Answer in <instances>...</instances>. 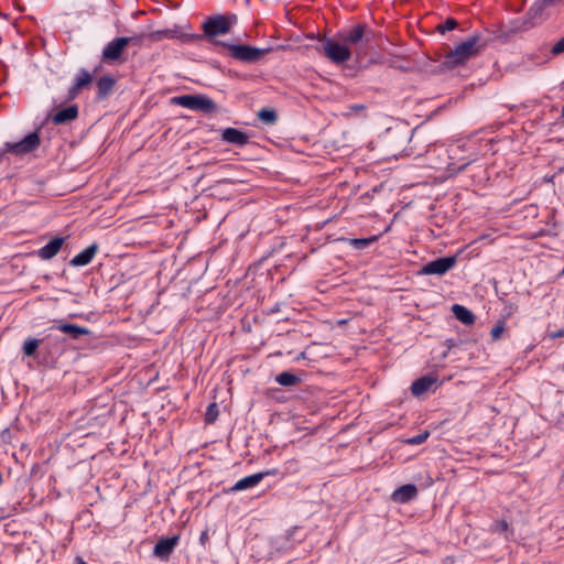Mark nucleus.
I'll list each match as a JSON object with an SVG mask.
<instances>
[{
    "instance_id": "f257e3e1",
    "label": "nucleus",
    "mask_w": 564,
    "mask_h": 564,
    "mask_svg": "<svg viewBox=\"0 0 564 564\" xmlns=\"http://www.w3.org/2000/svg\"><path fill=\"white\" fill-rule=\"evenodd\" d=\"M488 39L479 33H475L464 42L457 44L444 56L442 65L447 69H453L464 65L469 58L478 55L488 44Z\"/></svg>"
},
{
    "instance_id": "f03ea898",
    "label": "nucleus",
    "mask_w": 564,
    "mask_h": 564,
    "mask_svg": "<svg viewBox=\"0 0 564 564\" xmlns=\"http://www.w3.org/2000/svg\"><path fill=\"white\" fill-rule=\"evenodd\" d=\"M344 45L352 50V55L359 61L366 56L369 45L373 39V31L365 23H358L336 33Z\"/></svg>"
},
{
    "instance_id": "7ed1b4c3",
    "label": "nucleus",
    "mask_w": 564,
    "mask_h": 564,
    "mask_svg": "<svg viewBox=\"0 0 564 564\" xmlns=\"http://www.w3.org/2000/svg\"><path fill=\"white\" fill-rule=\"evenodd\" d=\"M316 51L335 65H343L352 57V50L344 45L337 34L319 36Z\"/></svg>"
},
{
    "instance_id": "20e7f679",
    "label": "nucleus",
    "mask_w": 564,
    "mask_h": 564,
    "mask_svg": "<svg viewBox=\"0 0 564 564\" xmlns=\"http://www.w3.org/2000/svg\"><path fill=\"white\" fill-rule=\"evenodd\" d=\"M237 21L238 18L235 13L210 15L203 23L204 34L197 35V37H206L212 41L217 36L229 33Z\"/></svg>"
},
{
    "instance_id": "39448f33",
    "label": "nucleus",
    "mask_w": 564,
    "mask_h": 564,
    "mask_svg": "<svg viewBox=\"0 0 564 564\" xmlns=\"http://www.w3.org/2000/svg\"><path fill=\"white\" fill-rule=\"evenodd\" d=\"M214 43L226 47L231 58L242 63H257L272 51V47L270 46L260 48L251 45L230 44L221 41H215Z\"/></svg>"
},
{
    "instance_id": "423d86ee",
    "label": "nucleus",
    "mask_w": 564,
    "mask_h": 564,
    "mask_svg": "<svg viewBox=\"0 0 564 564\" xmlns=\"http://www.w3.org/2000/svg\"><path fill=\"white\" fill-rule=\"evenodd\" d=\"M171 101L173 105L199 111L205 115L217 113L220 110L218 105L212 98L200 94L175 96Z\"/></svg>"
},
{
    "instance_id": "0eeeda50",
    "label": "nucleus",
    "mask_w": 564,
    "mask_h": 564,
    "mask_svg": "<svg viewBox=\"0 0 564 564\" xmlns=\"http://www.w3.org/2000/svg\"><path fill=\"white\" fill-rule=\"evenodd\" d=\"M41 143L40 134L37 131L29 133L19 142H6L3 148L0 149L2 156L4 153L10 152L15 155L28 154L39 148Z\"/></svg>"
},
{
    "instance_id": "6e6552de",
    "label": "nucleus",
    "mask_w": 564,
    "mask_h": 564,
    "mask_svg": "<svg viewBox=\"0 0 564 564\" xmlns=\"http://www.w3.org/2000/svg\"><path fill=\"white\" fill-rule=\"evenodd\" d=\"M457 262L456 256L442 257L424 264L420 271L421 274H437L443 275L455 267Z\"/></svg>"
},
{
    "instance_id": "1a4fd4ad",
    "label": "nucleus",
    "mask_w": 564,
    "mask_h": 564,
    "mask_svg": "<svg viewBox=\"0 0 564 564\" xmlns=\"http://www.w3.org/2000/svg\"><path fill=\"white\" fill-rule=\"evenodd\" d=\"M97 70L98 68H95L94 72L90 73L85 68H80L75 75L73 86L67 91L66 99H75L83 89L87 88L91 84L94 75L97 73Z\"/></svg>"
},
{
    "instance_id": "9d476101",
    "label": "nucleus",
    "mask_w": 564,
    "mask_h": 564,
    "mask_svg": "<svg viewBox=\"0 0 564 564\" xmlns=\"http://www.w3.org/2000/svg\"><path fill=\"white\" fill-rule=\"evenodd\" d=\"M128 46V41L116 37L109 42L102 50L101 58L106 63L117 62L121 58L123 51Z\"/></svg>"
},
{
    "instance_id": "9b49d317",
    "label": "nucleus",
    "mask_w": 564,
    "mask_h": 564,
    "mask_svg": "<svg viewBox=\"0 0 564 564\" xmlns=\"http://www.w3.org/2000/svg\"><path fill=\"white\" fill-rule=\"evenodd\" d=\"M278 469H269L265 471H260L247 477L239 479L231 488L230 491H241L248 488H252L257 486L264 477L270 475H275Z\"/></svg>"
},
{
    "instance_id": "f8f14e48",
    "label": "nucleus",
    "mask_w": 564,
    "mask_h": 564,
    "mask_svg": "<svg viewBox=\"0 0 564 564\" xmlns=\"http://www.w3.org/2000/svg\"><path fill=\"white\" fill-rule=\"evenodd\" d=\"M178 540V535L160 539L154 546V555L163 561L169 560L170 555L173 553L175 546L177 545Z\"/></svg>"
},
{
    "instance_id": "ddd939ff",
    "label": "nucleus",
    "mask_w": 564,
    "mask_h": 564,
    "mask_svg": "<svg viewBox=\"0 0 564 564\" xmlns=\"http://www.w3.org/2000/svg\"><path fill=\"white\" fill-rule=\"evenodd\" d=\"M50 330H58L69 336L72 339H78L84 335L90 334V330L86 327L70 324V323H58L50 327Z\"/></svg>"
},
{
    "instance_id": "4468645a",
    "label": "nucleus",
    "mask_w": 564,
    "mask_h": 564,
    "mask_svg": "<svg viewBox=\"0 0 564 564\" xmlns=\"http://www.w3.org/2000/svg\"><path fill=\"white\" fill-rule=\"evenodd\" d=\"M221 140L230 144L243 147L249 142V135L239 129L226 128L221 132Z\"/></svg>"
},
{
    "instance_id": "2eb2a0df",
    "label": "nucleus",
    "mask_w": 564,
    "mask_h": 564,
    "mask_svg": "<svg viewBox=\"0 0 564 564\" xmlns=\"http://www.w3.org/2000/svg\"><path fill=\"white\" fill-rule=\"evenodd\" d=\"M116 78L111 75H105L97 79V100H105L109 97L116 86Z\"/></svg>"
},
{
    "instance_id": "dca6fc26",
    "label": "nucleus",
    "mask_w": 564,
    "mask_h": 564,
    "mask_svg": "<svg viewBox=\"0 0 564 564\" xmlns=\"http://www.w3.org/2000/svg\"><path fill=\"white\" fill-rule=\"evenodd\" d=\"M65 238L55 237L51 239L45 246L37 250V256L43 260H50L54 258L61 250Z\"/></svg>"
},
{
    "instance_id": "f3484780",
    "label": "nucleus",
    "mask_w": 564,
    "mask_h": 564,
    "mask_svg": "<svg viewBox=\"0 0 564 564\" xmlns=\"http://www.w3.org/2000/svg\"><path fill=\"white\" fill-rule=\"evenodd\" d=\"M99 247L96 242L91 243L78 254H76L70 261L69 264L72 267H85L91 262L94 257L96 256Z\"/></svg>"
},
{
    "instance_id": "a211bd4d",
    "label": "nucleus",
    "mask_w": 564,
    "mask_h": 564,
    "mask_svg": "<svg viewBox=\"0 0 564 564\" xmlns=\"http://www.w3.org/2000/svg\"><path fill=\"white\" fill-rule=\"evenodd\" d=\"M78 117V107L77 105H70L66 108H63L55 112L51 120L55 124H66Z\"/></svg>"
},
{
    "instance_id": "6ab92c4d",
    "label": "nucleus",
    "mask_w": 564,
    "mask_h": 564,
    "mask_svg": "<svg viewBox=\"0 0 564 564\" xmlns=\"http://www.w3.org/2000/svg\"><path fill=\"white\" fill-rule=\"evenodd\" d=\"M416 495H417L416 486L412 485V484H406V485L399 487L398 489H395L393 491L392 499L395 502L405 503V502L413 500L416 497Z\"/></svg>"
},
{
    "instance_id": "aec40b11",
    "label": "nucleus",
    "mask_w": 564,
    "mask_h": 564,
    "mask_svg": "<svg viewBox=\"0 0 564 564\" xmlns=\"http://www.w3.org/2000/svg\"><path fill=\"white\" fill-rule=\"evenodd\" d=\"M437 378L432 376H424L416 379L411 386V392L415 397H420L427 392L434 384H436Z\"/></svg>"
},
{
    "instance_id": "412c9836",
    "label": "nucleus",
    "mask_w": 564,
    "mask_h": 564,
    "mask_svg": "<svg viewBox=\"0 0 564 564\" xmlns=\"http://www.w3.org/2000/svg\"><path fill=\"white\" fill-rule=\"evenodd\" d=\"M53 332V330H50ZM64 338L59 335L48 333L43 338V346L48 352H59L63 350Z\"/></svg>"
},
{
    "instance_id": "4be33fe9",
    "label": "nucleus",
    "mask_w": 564,
    "mask_h": 564,
    "mask_svg": "<svg viewBox=\"0 0 564 564\" xmlns=\"http://www.w3.org/2000/svg\"><path fill=\"white\" fill-rule=\"evenodd\" d=\"M452 312L454 316L465 325H471L475 322L474 313L463 305L454 304L452 306Z\"/></svg>"
},
{
    "instance_id": "5701e85b",
    "label": "nucleus",
    "mask_w": 564,
    "mask_h": 564,
    "mask_svg": "<svg viewBox=\"0 0 564 564\" xmlns=\"http://www.w3.org/2000/svg\"><path fill=\"white\" fill-rule=\"evenodd\" d=\"M490 532L497 533V534H502L505 540H507V541H509L513 538V530L510 529L509 523L503 519L495 521L490 525Z\"/></svg>"
},
{
    "instance_id": "b1692460",
    "label": "nucleus",
    "mask_w": 564,
    "mask_h": 564,
    "mask_svg": "<svg viewBox=\"0 0 564 564\" xmlns=\"http://www.w3.org/2000/svg\"><path fill=\"white\" fill-rule=\"evenodd\" d=\"M343 241L348 242L352 248L357 250H364L378 240V236H371L368 238H341Z\"/></svg>"
},
{
    "instance_id": "393cba45",
    "label": "nucleus",
    "mask_w": 564,
    "mask_h": 564,
    "mask_svg": "<svg viewBox=\"0 0 564 564\" xmlns=\"http://www.w3.org/2000/svg\"><path fill=\"white\" fill-rule=\"evenodd\" d=\"M275 381L283 387H293L301 382V378L292 372L283 371L275 377Z\"/></svg>"
},
{
    "instance_id": "a878e982",
    "label": "nucleus",
    "mask_w": 564,
    "mask_h": 564,
    "mask_svg": "<svg viewBox=\"0 0 564 564\" xmlns=\"http://www.w3.org/2000/svg\"><path fill=\"white\" fill-rule=\"evenodd\" d=\"M40 345H43V338L36 339V338L30 337V338L25 339L23 343V347H22L23 354L26 357H34Z\"/></svg>"
},
{
    "instance_id": "bb28decb",
    "label": "nucleus",
    "mask_w": 564,
    "mask_h": 564,
    "mask_svg": "<svg viewBox=\"0 0 564 564\" xmlns=\"http://www.w3.org/2000/svg\"><path fill=\"white\" fill-rule=\"evenodd\" d=\"M258 118L265 124H274L278 120V115L273 109L262 108L258 112Z\"/></svg>"
},
{
    "instance_id": "cd10ccee",
    "label": "nucleus",
    "mask_w": 564,
    "mask_h": 564,
    "mask_svg": "<svg viewBox=\"0 0 564 564\" xmlns=\"http://www.w3.org/2000/svg\"><path fill=\"white\" fill-rule=\"evenodd\" d=\"M459 159L464 161L460 165L456 166L454 163L448 164L447 171L451 175L463 172L475 160V155L462 156Z\"/></svg>"
},
{
    "instance_id": "c85d7f7f",
    "label": "nucleus",
    "mask_w": 564,
    "mask_h": 564,
    "mask_svg": "<svg viewBox=\"0 0 564 564\" xmlns=\"http://www.w3.org/2000/svg\"><path fill=\"white\" fill-rule=\"evenodd\" d=\"M219 414L218 406L216 403H210L205 413V422L210 424L214 423Z\"/></svg>"
},
{
    "instance_id": "c756f323",
    "label": "nucleus",
    "mask_w": 564,
    "mask_h": 564,
    "mask_svg": "<svg viewBox=\"0 0 564 564\" xmlns=\"http://www.w3.org/2000/svg\"><path fill=\"white\" fill-rule=\"evenodd\" d=\"M458 25L457 21L453 18H448L445 20L444 23H441L436 26V30L441 33V34H444L445 32L447 31H452L454 29H456Z\"/></svg>"
},
{
    "instance_id": "7c9ffc66",
    "label": "nucleus",
    "mask_w": 564,
    "mask_h": 564,
    "mask_svg": "<svg viewBox=\"0 0 564 564\" xmlns=\"http://www.w3.org/2000/svg\"><path fill=\"white\" fill-rule=\"evenodd\" d=\"M503 332H505V322L500 321L492 327L490 335L494 340H497L501 337Z\"/></svg>"
},
{
    "instance_id": "2f4dec72",
    "label": "nucleus",
    "mask_w": 564,
    "mask_h": 564,
    "mask_svg": "<svg viewBox=\"0 0 564 564\" xmlns=\"http://www.w3.org/2000/svg\"><path fill=\"white\" fill-rule=\"evenodd\" d=\"M172 31L171 30H163V31H155L149 34V37L152 41H160L164 37H172Z\"/></svg>"
},
{
    "instance_id": "473e14b6",
    "label": "nucleus",
    "mask_w": 564,
    "mask_h": 564,
    "mask_svg": "<svg viewBox=\"0 0 564 564\" xmlns=\"http://www.w3.org/2000/svg\"><path fill=\"white\" fill-rule=\"evenodd\" d=\"M429 436H430V433L427 431H425V432H422V433L409 438L408 443L412 444V445H420V444L424 443Z\"/></svg>"
},
{
    "instance_id": "72a5a7b5",
    "label": "nucleus",
    "mask_w": 564,
    "mask_h": 564,
    "mask_svg": "<svg viewBox=\"0 0 564 564\" xmlns=\"http://www.w3.org/2000/svg\"><path fill=\"white\" fill-rule=\"evenodd\" d=\"M144 37H145L144 34H140V35H133V36H122L121 39L127 40L128 45L129 44L140 45Z\"/></svg>"
},
{
    "instance_id": "f704fd0d",
    "label": "nucleus",
    "mask_w": 564,
    "mask_h": 564,
    "mask_svg": "<svg viewBox=\"0 0 564 564\" xmlns=\"http://www.w3.org/2000/svg\"><path fill=\"white\" fill-rule=\"evenodd\" d=\"M551 53L553 55H560L564 53V36L553 45Z\"/></svg>"
},
{
    "instance_id": "c9c22d12",
    "label": "nucleus",
    "mask_w": 564,
    "mask_h": 564,
    "mask_svg": "<svg viewBox=\"0 0 564 564\" xmlns=\"http://www.w3.org/2000/svg\"><path fill=\"white\" fill-rule=\"evenodd\" d=\"M348 110H349V112L347 115L352 113V112L365 111L366 106L364 104H355V105H350L348 107Z\"/></svg>"
},
{
    "instance_id": "e433bc0d",
    "label": "nucleus",
    "mask_w": 564,
    "mask_h": 564,
    "mask_svg": "<svg viewBox=\"0 0 564 564\" xmlns=\"http://www.w3.org/2000/svg\"><path fill=\"white\" fill-rule=\"evenodd\" d=\"M465 145H457L451 149V159L459 158V153L464 151Z\"/></svg>"
},
{
    "instance_id": "4c0bfd02",
    "label": "nucleus",
    "mask_w": 564,
    "mask_h": 564,
    "mask_svg": "<svg viewBox=\"0 0 564 564\" xmlns=\"http://www.w3.org/2000/svg\"><path fill=\"white\" fill-rule=\"evenodd\" d=\"M209 539V533H208V530H204L200 535H199V542L203 546H205L206 542L208 541Z\"/></svg>"
},
{
    "instance_id": "58836bf2",
    "label": "nucleus",
    "mask_w": 564,
    "mask_h": 564,
    "mask_svg": "<svg viewBox=\"0 0 564 564\" xmlns=\"http://www.w3.org/2000/svg\"><path fill=\"white\" fill-rule=\"evenodd\" d=\"M389 65H390L391 67H394V68H398V69L404 70V72H406V70H409V69H410V67H409V66H405V65H403V64H397V62H394V61H391V62L389 63Z\"/></svg>"
},
{
    "instance_id": "ea45409f",
    "label": "nucleus",
    "mask_w": 564,
    "mask_h": 564,
    "mask_svg": "<svg viewBox=\"0 0 564 564\" xmlns=\"http://www.w3.org/2000/svg\"><path fill=\"white\" fill-rule=\"evenodd\" d=\"M550 337L551 338H560V337H564V328L563 329H558L556 332H553V333H550Z\"/></svg>"
},
{
    "instance_id": "a19ab883",
    "label": "nucleus",
    "mask_w": 564,
    "mask_h": 564,
    "mask_svg": "<svg viewBox=\"0 0 564 564\" xmlns=\"http://www.w3.org/2000/svg\"><path fill=\"white\" fill-rule=\"evenodd\" d=\"M74 564H87L82 557L77 556Z\"/></svg>"
},
{
    "instance_id": "79ce46f5",
    "label": "nucleus",
    "mask_w": 564,
    "mask_h": 564,
    "mask_svg": "<svg viewBox=\"0 0 564 564\" xmlns=\"http://www.w3.org/2000/svg\"><path fill=\"white\" fill-rule=\"evenodd\" d=\"M562 117L564 118V106L562 107Z\"/></svg>"
},
{
    "instance_id": "37998d69",
    "label": "nucleus",
    "mask_w": 564,
    "mask_h": 564,
    "mask_svg": "<svg viewBox=\"0 0 564 564\" xmlns=\"http://www.w3.org/2000/svg\"><path fill=\"white\" fill-rule=\"evenodd\" d=\"M2 161V152L0 153V162Z\"/></svg>"
}]
</instances>
